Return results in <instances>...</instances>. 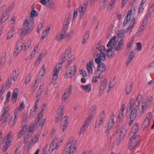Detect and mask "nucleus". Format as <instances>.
Segmentation results:
<instances>
[{
  "instance_id": "f257e3e1",
  "label": "nucleus",
  "mask_w": 154,
  "mask_h": 154,
  "mask_svg": "<svg viewBox=\"0 0 154 154\" xmlns=\"http://www.w3.org/2000/svg\"><path fill=\"white\" fill-rule=\"evenodd\" d=\"M124 42V39L122 38L118 42L116 35H114L110 38L107 47L109 49L106 51V54L109 58H112L117 55L121 51Z\"/></svg>"
},
{
  "instance_id": "f03ea898",
  "label": "nucleus",
  "mask_w": 154,
  "mask_h": 154,
  "mask_svg": "<svg viewBox=\"0 0 154 154\" xmlns=\"http://www.w3.org/2000/svg\"><path fill=\"white\" fill-rule=\"evenodd\" d=\"M70 52V50L67 49L66 51L62 57L61 60V61L60 63H59L57 64L54 68L53 71L54 74L53 75V79L56 81L58 77L57 74L60 71L62 68V64L69 57V55Z\"/></svg>"
},
{
  "instance_id": "7ed1b4c3",
  "label": "nucleus",
  "mask_w": 154,
  "mask_h": 154,
  "mask_svg": "<svg viewBox=\"0 0 154 154\" xmlns=\"http://www.w3.org/2000/svg\"><path fill=\"white\" fill-rule=\"evenodd\" d=\"M74 137H71L69 139L63 152V154H74L76 150V141H73Z\"/></svg>"
},
{
  "instance_id": "20e7f679",
  "label": "nucleus",
  "mask_w": 154,
  "mask_h": 154,
  "mask_svg": "<svg viewBox=\"0 0 154 154\" xmlns=\"http://www.w3.org/2000/svg\"><path fill=\"white\" fill-rule=\"evenodd\" d=\"M34 128L29 127L27 132L24 135L23 139V143L27 146L28 149H29L33 142V139L32 138L30 140L29 139L31 137Z\"/></svg>"
},
{
  "instance_id": "39448f33",
  "label": "nucleus",
  "mask_w": 154,
  "mask_h": 154,
  "mask_svg": "<svg viewBox=\"0 0 154 154\" xmlns=\"http://www.w3.org/2000/svg\"><path fill=\"white\" fill-rule=\"evenodd\" d=\"M14 140V135L12 131H9L4 138L3 151L5 152L11 145V143Z\"/></svg>"
},
{
  "instance_id": "423d86ee",
  "label": "nucleus",
  "mask_w": 154,
  "mask_h": 154,
  "mask_svg": "<svg viewBox=\"0 0 154 154\" xmlns=\"http://www.w3.org/2000/svg\"><path fill=\"white\" fill-rule=\"evenodd\" d=\"M138 103L137 101H136L135 104L130 105V109L131 110L130 113V118L131 121L129 122V125H131L134 121L136 116L137 109L138 108Z\"/></svg>"
},
{
  "instance_id": "0eeeda50",
  "label": "nucleus",
  "mask_w": 154,
  "mask_h": 154,
  "mask_svg": "<svg viewBox=\"0 0 154 154\" xmlns=\"http://www.w3.org/2000/svg\"><path fill=\"white\" fill-rule=\"evenodd\" d=\"M61 140V142H62ZM60 139L59 138L58 134H56L53 138L52 142L50 143L49 149L47 152L48 154L51 153L54 149H57L60 144Z\"/></svg>"
},
{
  "instance_id": "6e6552de",
  "label": "nucleus",
  "mask_w": 154,
  "mask_h": 154,
  "mask_svg": "<svg viewBox=\"0 0 154 154\" xmlns=\"http://www.w3.org/2000/svg\"><path fill=\"white\" fill-rule=\"evenodd\" d=\"M14 7V5H12L9 6L5 11L3 12L0 17V26L8 18L10 14V12L12 11Z\"/></svg>"
},
{
  "instance_id": "1a4fd4ad",
  "label": "nucleus",
  "mask_w": 154,
  "mask_h": 154,
  "mask_svg": "<svg viewBox=\"0 0 154 154\" xmlns=\"http://www.w3.org/2000/svg\"><path fill=\"white\" fill-rule=\"evenodd\" d=\"M135 24V21L133 20L130 24L129 27L126 29H121L118 30L116 32V34L117 36L120 38H123L124 37V34L128 32L129 31H131L134 27V25Z\"/></svg>"
},
{
  "instance_id": "9d476101",
  "label": "nucleus",
  "mask_w": 154,
  "mask_h": 154,
  "mask_svg": "<svg viewBox=\"0 0 154 154\" xmlns=\"http://www.w3.org/2000/svg\"><path fill=\"white\" fill-rule=\"evenodd\" d=\"M76 73V66L73 65L68 68L64 75L66 78H71L75 75Z\"/></svg>"
},
{
  "instance_id": "9b49d317",
  "label": "nucleus",
  "mask_w": 154,
  "mask_h": 154,
  "mask_svg": "<svg viewBox=\"0 0 154 154\" xmlns=\"http://www.w3.org/2000/svg\"><path fill=\"white\" fill-rule=\"evenodd\" d=\"M140 140V137L139 135L136 136V137L130 139V143L129 146V149L132 150L135 148Z\"/></svg>"
},
{
  "instance_id": "f8f14e48",
  "label": "nucleus",
  "mask_w": 154,
  "mask_h": 154,
  "mask_svg": "<svg viewBox=\"0 0 154 154\" xmlns=\"http://www.w3.org/2000/svg\"><path fill=\"white\" fill-rule=\"evenodd\" d=\"M23 45V40L22 39H20L17 42L15 48V51L14 53V55L16 56L20 52L22 49Z\"/></svg>"
},
{
  "instance_id": "ddd939ff",
  "label": "nucleus",
  "mask_w": 154,
  "mask_h": 154,
  "mask_svg": "<svg viewBox=\"0 0 154 154\" xmlns=\"http://www.w3.org/2000/svg\"><path fill=\"white\" fill-rule=\"evenodd\" d=\"M88 0H85L84 1L82 5L79 8V12L81 17H82L85 13L88 5Z\"/></svg>"
},
{
  "instance_id": "4468645a",
  "label": "nucleus",
  "mask_w": 154,
  "mask_h": 154,
  "mask_svg": "<svg viewBox=\"0 0 154 154\" xmlns=\"http://www.w3.org/2000/svg\"><path fill=\"white\" fill-rule=\"evenodd\" d=\"M132 10L131 9L130 11H129L127 13L126 16L125 17L124 19L123 25L124 26H126L128 24L129 21H130V23L133 20L135 21V19L133 18V15L132 13Z\"/></svg>"
},
{
  "instance_id": "2eb2a0df",
  "label": "nucleus",
  "mask_w": 154,
  "mask_h": 154,
  "mask_svg": "<svg viewBox=\"0 0 154 154\" xmlns=\"http://www.w3.org/2000/svg\"><path fill=\"white\" fill-rule=\"evenodd\" d=\"M34 22L33 19H32V20H31L26 19L23 21V25L25 28H27L31 32L34 28Z\"/></svg>"
},
{
  "instance_id": "dca6fc26",
  "label": "nucleus",
  "mask_w": 154,
  "mask_h": 154,
  "mask_svg": "<svg viewBox=\"0 0 154 154\" xmlns=\"http://www.w3.org/2000/svg\"><path fill=\"white\" fill-rule=\"evenodd\" d=\"M105 118V113L103 111H102L99 116V119L96 121L95 124V128H98L100 125H102L104 122V119Z\"/></svg>"
},
{
  "instance_id": "f3484780",
  "label": "nucleus",
  "mask_w": 154,
  "mask_h": 154,
  "mask_svg": "<svg viewBox=\"0 0 154 154\" xmlns=\"http://www.w3.org/2000/svg\"><path fill=\"white\" fill-rule=\"evenodd\" d=\"M66 29L63 28L62 31L58 33L55 37V40L58 42H61L65 37Z\"/></svg>"
},
{
  "instance_id": "a211bd4d",
  "label": "nucleus",
  "mask_w": 154,
  "mask_h": 154,
  "mask_svg": "<svg viewBox=\"0 0 154 154\" xmlns=\"http://www.w3.org/2000/svg\"><path fill=\"white\" fill-rule=\"evenodd\" d=\"M9 110V107L7 106L5 107L4 109V111L3 114H2L1 117L0 118L1 121L4 120L1 124L2 126H5L6 123V120L8 117V116H6V113L8 112Z\"/></svg>"
},
{
  "instance_id": "6ab92c4d",
  "label": "nucleus",
  "mask_w": 154,
  "mask_h": 154,
  "mask_svg": "<svg viewBox=\"0 0 154 154\" xmlns=\"http://www.w3.org/2000/svg\"><path fill=\"white\" fill-rule=\"evenodd\" d=\"M72 88V85H70L69 86L68 88L65 90V93L62 97V100H64L65 101L69 97L71 94Z\"/></svg>"
},
{
  "instance_id": "aec40b11",
  "label": "nucleus",
  "mask_w": 154,
  "mask_h": 154,
  "mask_svg": "<svg viewBox=\"0 0 154 154\" xmlns=\"http://www.w3.org/2000/svg\"><path fill=\"white\" fill-rule=\"evenodd\" d=\"M114 117L113 115H111L109 118L108 122L107 123V125L106 127V132H108L113 126L114 124Z\"/></svg>"
},
{
  "instance_id": "412c9836",
  "label": "nucleus",
  "mask_w": 154,
  "mask_h": 154,
  "mask_svg": "<svg viewBox=\"0 0 154 154\" xmlns=\"http://www.w3.org/2000/svg\"><path fill=\"white\" fill-rule=\"evenodd\" d=\"M126 132V131L125 129L122 128L121 129L119 137L116 142V144L117 145H119L121 141L123 139L124 136L125 135Z\"/></svg>"
},
{
  "instance_id": "4be33fe9",
  "label": "nucleus",
  "mask_w": 154,
  "mask_h": 154,
  "mask_svg": "<svg viewBox=\"0 0 154 154\" xmlns=\"http://www.w3.org/2000/svg\"><path fill=\"white\" fill-rule=\"evenodd\" d=\"M68 123V118L67 117L65 116L62 119L61 122L62 125L61 128H62V131H64L67 127Z\"/></svg>"
},
{
  "instance_id": "5701e85b",
  "label": "nucleus",
  "mask_w": 154,
  "mask_h": 154,
  "mask_svg": "<svg viewBox=\"0 0 154 154\" xmlns=\"http://www.w3.org/2000/svg\"><path fill=\"white\" fill-rule=\"evenodd\" d=\"M107 85L106 80V79H104L100 85L99 90V95L101 96L102 94L106 88Z\"/></svg>"
},
{
  "instance_id": "b1692460",
  "label": "nucleus",
  "mask_w": 154,
  "mask_h": 154,
  "mask_svg": "<svg viewBox=\"0 0 154 154\" xmlns=\"http://www.w3.org/2000/svg\"><path fill=\"white\" fill-rule=\"evenodd\" d=\"M94 63L93 59H90L87 64V68L88 73L92 74L93 72V65Z\"/></svg>"
},
{
  "instance_id": "393cba45",
  "label": "nucleus",
  "mask_w": 154,
  "mask_h": 154,
  "mask_svg": "<svg viewBox=\"0 0 154 154\" xmlns=\"http://www.w3.org/2000/svg\"><path fill=\"white\" fill-rule=\"evenodd\" d=\"M64 111V106L63 105H60L58 110L57 114L59 115V116L57 118H56V120H55V122H57L59 120V117H61L62 116L63 114Z\"/></svg>"
},
{
  "instance_id": "a878e982",
  "label": "nucleus",
  "mask_w": 154,
  "mask_h": 154,
  "mask_svg": "<svg viewBox=\"0 0 154 154\" xmlns=\"http://www.w3.org/2000/svg\"><path fill=\"white\" fill-rule=\"evenodd\" d=\"M27 129V126L24 125L22 128L18 132L17 137L18 139L20 138L24 134Z\"/></svg>"
},
{
  "instance_id": "bb28decb",
  "label": "nucleus",
  "mask_w": 154,
  "mask_h": 154,
  "mask_svg": "<svg viewBox=\"0 0 154 154\" xmlns=\"http://www.w3.org/2000/svg\"><path fill=\"white\" fill-rule=\"evenodd\" d=\"M31 32L25 27L19 29L18 31V34L21 36H24L29 33Z\"/></svg>"
},
{
  "instance_id": "cd10ccee",
  "label": "nucleus",
  "mask_w": 154,
  "mask_h": 154,
  "mask_svg": "<svg viewBox=\"0 0 154 154\" xmlns=\"http://www.w3.org/2000/svg\"><path fill=\"white\" fill-rule=\"evenodd\" d=\"M97 72H100V74L102 72H105L106 70V66L103 62L100 63V64L97 65Z\"/></svg>"
},
{
  "instance_id": "c85d7f7f",
  "label": "nucleus",
  "mask_w": 154,
  "mask_h": 154,
  "mask_svg": "<svg viewBox=\"0 0 154 154\" xmlns=\"http://www.w3.org/2000/svg\"><path fill=\"white\" fill-rule=\"evenodd\" d=\"M25 107V105L23 101H21L20 103L19 106L14 110V112L19 113L20 112L23 110Z\"/></svg>"
},
{
  "instance_id": "c756f323",
  "label": "nucleus",
  "mask_w": 154,
  "mask_h": 154,
  "mask_svg": "<svg viewBox=\"0 0 154 154\" xmlns=\"http://www.w3.org/2000/svg\"><path fill=\"white\" fill-rule=\"evenodd\" d=\"M125 107V105L124 104H123L122 107L119 111L118 116V118L120 119H123Z\"/></svg>"
},
{
  "instance_id": "7c9ffc66",
  "label": "nucleus",
  "mask_w": 154,
  "mask_h": 154,
  "mask_svg": "<svg viewBox=\"0 0 154 154\" xmlns=\"http://www.w3.org/2000/svg\"><path fill=\"white\" fill-rule=\"evenodd\" d=\"M80 87L83 91L88 93L91 90V85L90 84L85 85H82Z\"/></svg>"
},
{
  "instance_id": "2f4dec72",
  "label": "nucleus",
  "mask_w": 154,
  "mask_h": 154,
  "mask_svg": "<svg viewBox=\"0 0 154 154\" xmlns=\"http://www.w3.org/2000/svg\"><path fill=\"white\" fill-rule=\"evenodd\" d=\"M151 16V13H148L146 14L144 16V18L143 20L142 23L145 25H147L148 21L150 18Z\"/></svg>"
},
{
  "instance_id": "473e14b6",
  "label": "nucleus",
  "mask_w": 154,
  "mask_h": 154,
  "mask_svg": "<svg viewBox=\"0 0 154 154\" xmlns=\"http://www.w3.org/2000/svg\"><path fill=\"white\" fill-rule=\"evenodd\" d=\"M50 29V27L49 26H47L46 29L43 31L42 35V40L48 35Z\"/></svg>"
},
{
  "instance_id": "72a5a7b5",
  "label": "nucleus",
  "mask_w": 154,
  "mask_h": 154,
  "mask_svg": "<svg viewBox=\"0 0 154 154\" xmlns=\"http://www.w3.org/2000/svg\"><path fill=\"white\" fill-rule=\"evenodd\" d=\"M47 6L49 8L52 9L55 7V4L53 0H47Z\"/></svg>"
},
{
  "instance_id": "f704fd0d",
  "label": "nucleus",
  "mask_w": 154,
  "mask_h": 154,
  "mask_svg": "<svg viewBox=\"0 0 154 154\" xmlns=\"http://www.w3.org/2000/svg\"><path fill=\"white\" fill-rule=\"evenodd\" d=\"M19 93L18 90L17 88L15 89L13 92L11 96V99H14L15 102L17 99L18 94Z\"/></svg>"
},
{
  "instance_id": "c9c22d12",
  "label": "nucleus",
  "mask_w": 154,
  "mask_h": 154,
  "mask_svg": "<svg viewBox=\"0 0 154 154\" xmlns=\"http://www.w3.org/2000/svg\"><path fill=\"white\" fill-rule=\"evenodd\" d=\"M19 113L17 112H14V119L11 120L12 124H11L10 127H12L16 123L17 119L18 118Z\"/></svg>"
},
{
  "instance_id": "e433bc0d",
  "label": "nucleus",
  "mask_w": 154,
  "mask_h": 154,
  "mask_svg": "<svg viewBox=\"0 0 154 154\" xmlns=\"http://www.w3.org/2000/svg\"><path fill=\"white\" fill-rule=\"evenodd\" d=\"M31 40H28L25 42L24 46L23 49L24 51H25L31 46Z\"/></svg>"
},
{
  "instance_id": "4c0bfd02",
  "label": "nucleus",
  "mask_w": 154,
  "mask_h": 154,
  "mask_svg": "<svg viewBox=\"0 0 154 154\" xmlns=\"http://www.w3.org/2000/svg\"><path fill=\"white\" fill-rule=\"evenodd\" d=\"M133 85V83L131 82L127 86L126 89V91L127 92L126 94H128L130 93L132 90Z\"/></svg>"
},
{
  "instance_id": "58836bf2",
  "label": "nucleus",
  "mask_w": 154,
  "mask_h": 154,
  "mask_svg": "<svg viewBox=\"0 0 154 154\" xmlns=\"http://www.w3.org/2000/svg\"><path fill=\"white\" fill-rule=\"evenodd\" d=\"M90 33L89 31L87 32L85 34L83 39L82 41V43L83 44H84L87 41L88 39L90 36Z\"/></svg>"
},
{
  "instance_id": "ea45409f",
  "label": "nucleus",
  "mask_w": 154,
  "mask_h": 154,
  "mask_svg": "<svg viewBox=\"0 0 154 154\" xmlns=\"http://www.w3.org/2000/svg\"><path fill=\"white\" fill-rule=\"evenodd\" d=\"M88 125H86L84 123V125L82 127L79 132V134L80 135L83 133L86 130L87 128L88 127Z\"/></svg>"
},
{
  "instance_id": "a19ab883",
  "label": "nucleus",
  "mask_w": 154,
  "mask_h": 154,
  "mask_svg": "<svg viewBox=\"0 0 154 154\" xmlns=\"http://www.w3.org/2000/svg\"><path fill=\"white\" fill-rule=\"evenodd\" d=\"M147 106V104L146 102H143L142 103V108L141 109L140 113V116H142L144 112L145 108Z\"/></svg>"
},
{
  "instance_id": "79ce46f5",
  "label": "nucleus",
  "mask_w": 154,
  "mask_h": 154,
  "mask_svg": "<svg viewBox=\"0 0 154 154\" xmlns=\"http://www.w3.org/2000/svg\"><path fill=\"white\" fill-rule=\"evenodd\" d=\"M69 15H68L66 16V18L65 19V21L64 23V25L65 26V28H64L65 29H66L67 28L69 24Z\"/></svg>"
},
{
  "instance_id": "37998d69",
  "label": "nucleus",
  "mask_w": 154,
  "mask_h": 154,
  "mask_svg": "<svg viewBox=\"0 0 154 154\" xmlns=\"http://www.w3.org/2000/svg\"><path fill=\"white\" fill-rule=\"evenodd\" d=\"M45 104H44L42 105V110L41 112L39 113L38 115V121H39V120L42 116L43 114L44 113V110L45 109Z\"/></svg>"
},
{
  "instance_id": "c03bdc74",
  "label": "nucleus",
  "mask_w": 154,
  "mask_h": 154,
  "mask_svg": "<svg viewBox=\"0 0 154 154\" xmlns=\"http://www.w3.org/2000/svg\"><path fill=\"white\" fill-rule=\"evenodd\" d=\"M116 0H111L109 4V8L112 9L114 8L116 4Z\"/></svg>"
},
{
  "instance_id": "a18cd8bd",
  "label": "nucleus",
  "mask_w": 154,
  "mask_h": 154,
  "mask_svg": "<svg viewBox=\"0 0 154 154\" xmlns=\"http://www.w3.org/2000/svg\"><path fill=\"white\" fill-rule=\"evenodd\" d=\"M97 110V106L96 105H93L91 108L90 113L91 115H93L96 112Z\"/></svg>"
},
{
  "instance_id": "49530a36",
  "label": "nucleus",
  "mask_w": 154,
  "mask_h": 154,
  "mask_svg": "<svg viewBox=\"0 0 154 154\" xmlns=\"http://www.w3.org/2000/svg\"><path fill=\"white\" fill-rule=\"evenodd\" d=\"M97 51H99L101 52H103L104 51H106V49L105 47L103 46H99L98 45L96 48Z\"/></svg>"
},
{
  "instance_id": "de8ad7c7",
  "label": "nucleus",
  "mask_w": 154,
  "mask_h": 154,
  "mask_svg": "<svg viewBox=\"0 0 154 154\" xmlns=\"http://www.w3.org/2000/svg\"><path fill=\"white\" fill-rule=\"evenodd\" d=\"M38 14V11L35 10H32L30 15V17H32V19L33 17H37Z\"/></svg>"
},
{
  "instance_id": "09e8293b",
  "label": "nucleus",
  "mask_w": 154,
  "mask_h": 154,
  "mask_svg": "<svg viewBox=\"0 0 154 154\" xmlns=\"http://www.w3.org/2000/svg\"><path fill=\"white\" fill-rule=\"evenodd\" d=\"M93 119V115H91L90 116L86 119L85 121L84 122V123L88 125L89 126L90 123L91 122V120Z\"/></svg>"
},
{
  "instance_id": "8fccbe9b",
  "label": "nucleus",
  "mask_w": 154,
  "mask_h": 154,
  "mask_svg": "<svg viewBox=\"0 0 154 154\" xmlns=\"http://www.w3.org/2000/svg\"><path fill=\"white\" fill-rule=\"evenodd\" d=\"M138 123H136L132 127L131 131L136 133L138 130Z\"/></svg>"
},
{
  "instance_id": "3c124183",
  "label": "nucleus",
  "mask_w": 154,
  "mask_h": 154,
  "mask_svg": "<svg viewBox=\"0 0 154 154\" xmlns=\"http://www.w3.org/2000/svg\"><path fill=\"white\" fill-rule=\"evenodd\" d=\"M74 31L73 30H71L66 35V37L69 39L71 38L73 36Z\"/></svg>"
},
{
  "instance_id": "603ef678",
  "label": "nucleus",
  "mask_w": 154,
  "mask_h": 154,
  "mask_svg": "<svg viewBox=\"0 0 154 154\" xmlns=\"http://www.w3.org/2000/svg\"><path fill=\"white\" fill-rule=\"evenodd\" d=\"M14 31V30H11L8 32L7 36L6 38L7 40L11 38L13 35Z\"/></svg>"
},
{
  "instance_id": "864d4df0",
  "label": "nucleus",
  "mask_w": 154,
  "mask_h": 154,
  "mask_svg": "<svg viewBox=\"0 0 154 154\" xmlns=\"http://www.w3.org/2000/svg\"><path fill=\"white\" fill-rule=\"evenodd\" d=\"M46 72V68L44 65H43L42 69L40 72V75H41L42 77H43L45 75Z\"/></svg>"
},
{
  "instance_id": "5fc2aeb1",
  "label": "nucleus",
  "mask_w": 154,
  "mask_h": 154,
  "mask_svg": "<svg viewBox=\"0 0 154 154\" xmlns=\"http://www.w3.org/2000/svg\"><path fill=\"white\" fill-rule=\"evenodd\" d=\"M42 86H40L39 90L38 91L37 94L36 95V98H40V97L42 94V92L43 91V87L41 88Z\"/></svg>"
},
{
  "instance_id": "6e6d98bb",
  "label": "nucleus",
  "mask_w": 154,
  "mask_h": 154,
  "mask_svg": "<svg viewBox=\"0 0 154 154\" xmlns=\"http://www.w3.org/2000/svg\"><path fill=\"white\" fill-rule=\"evenodd\" d=\"M151 120L145 119L143 123V125L146 128L150 124Z\"/></svg>"
},
{
  "instance_id": "4d7b16f0",
  "label": "nucleus",
  "mask_w": 154,
  "mask_h": 154,
  "mask_svg": "<svg viewBox=\"0 0 154 154\" xmlns=\"http://www.w3.org/2000/svg\"><path fill=\"white\" fill-rule=\"evenodd\" d=\"M5 95V92L4 90L2 89L0 91V98L2 100Z\"/></svg>"
},
{
  "instance_id": "13d9d810",
  "label": "nucleus",
  "mask_w": 154,
  "mask_h": 154,
  "mask_svg": "<svg viewBox=\"0 0 154 154\" xmlns=\"http://www.w3.org/2000/svg\"><path fill=\"white\" fill-rule=\"evenodd\" d=\"M99 57L103 60H105L106 59V57L105 55L104 52H100L99 54Z\"/></svg>"
},
{
  "instance_id": "bf43d9fd",
  "label": "nucleus",
  "mask_w": 154,
  "mask_h": 154,
  "mask_svg": "<svg viewBox=\"0 0 154 154\" xmlns=\"http://www.w3.org/2000/svg\"><path fill=\"white\" fill-rule=\"evenodd\" d=\"M35 111H33L32 109H31L29 118L30 119L33 118L35 117Z\"/></svg>"
},
{
  "instance_id": "052dcab7",
  "label": "nucleus",
  "mask_w": 154,
  "mask_h": 154,
  "mask_svg": "<svg viewBox=\"0 0 154 154\" xmlns=\"http://www.w3.org/2000/svg\"><path fill=\"white\" fill-rule=\"evenodd\" d=\"M31 74H29L27 76L26 78L25 83L26 84H27L30 81L31 79Z\"/></svg>"
},
{
  "instance_id": "680f3d73",
  "label": "nucleus",
  "mask_w": 154,
  "mask_h": 154,
  "mask_svg": "<svg viewBox=\"0 0 154 154\" xmlns=\"http://www.w3.org/2000/svg\"><path fill=\"white\" fill-rule=\"evenodd\" d=\"M152 99V96H149L148 98L146 99V101H143V102H146L147 104V106H148V105H149L151 103Z\"/></svg>"
},
{
  "instance_id": "e2e57ef3",
  "label": "nucleus",
  "mask_w": 154,
  "mask_h": 154,
  "mask_svg": "<svg viewBox=\"0 0 154 154\" xmlns=\"http://www.w3.org/2000/svg\"><path fill=\"white\" fill-rule=\"evenodd\" d=\"M136 45L137 46V50L138 51H140L142 50V45L140 42H138L137 43Z\"/></svg>"
},
{
  "instance_id": "0e129e2a",
  "label": "nucleus",
  "mask_w": 154,
  "mask_h": 154,
  "mask_svg": "<svg viewBox=\"0 0 154 154\" xmlns=\"http://www.w3.org/2000/svg\"><path fill=\"white\" fill-rule=\"evenodd\" d=\"M108 0H104L103 2H101L100 3V7L102 8L105 7L106 6V3L108 2Z\"/></svg>"
},
{
  "instance_id": "69168bd1",
  "label": "nucleus",
  "mask_w": 154,
  "mask_h": 154,
  "mask_svg": "<svg viewBox=\"0 0 154 154\" xmlns=\"http://www.w3.org/2000/svg\"><path fill=\"white\" fill-rule=\"evenodd\" d=\"M152 116V114L151 112H148L146 115L145 119L151 120Z\"/></svg>"
},
{
  "instance_id": "338daca9",
  "label": "nucleus",
  "mask_w": 154,
  "mask_h": 154,
  "mask_svg": "<svg viewBox=\"0 0 154 154\" xmlns=\"http://www.w3.org/2000/svg\"><path fill=\"white\" fill-rule=\"evenodd\" d=\"M11 93L10 91H8V92L7 95H6V100L5 101V103H6L9 101V98L11 96Z\"/></svg>"
},
{
  "instance_id": "774afa93",
  "label": "nucleus",
  "mask_w": 154,
  "mask_h": 154,
  "mask_svg": "<svg viewBox=\"0 0 154 154\" xmlns=\"http://www.w3.org/2000/svg\"><path fill=\"white\" fill-rule=\"evenodd\" d=\"M146 26V25H144L142 23L140 27L138 30V32H143L145 29V26Z\"/></svg>"
}]
</instances>
